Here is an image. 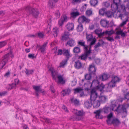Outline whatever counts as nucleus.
Instances as JSON below:
<instances>
[{"mask_svg": "<svg viewBox=\"0 0 129 129\" xmlns=\"http://www.w3.org/2000/svg\"><path fill=\"white\" fill-rule=\"evenodd\" d=\"M64 22L61 19H60L58 21V24L60 26H62Z\"/></svg>", "mask_w": 129, "mask_h": 129, "instance_id": "bf43d9fd", "label": "nucleus"}, {"mask_svg": "<svg viewBox=\"0 0 129 129\" xmlns=\"http://www.w3.org/2000/svg\"><path fill=\"white\" fill-rule=\"evenodd\" d=\"M98 96L96 90L93 88L91 91L90 98L91 101L96 100V98Z\"/></svg>", "mask_w": 129, "mask_h": 129, "instance_id": "9b49d317", "label": "nucleus"}, {"mask_svg": "<svg viewBox=\"0 0 129 129\" xmlns=\"http://www.w3.org/2000/svg\"><path fill=\"white\" fill-rule=\"evenodd\" d=\"M67 44L69 46L72 47L74 46L76 44L75 42L73 39H71L68 41L67 43Z\"/></svg>", "mask_w": 129, "mask_h": 129, "instance_id": "393cba45", "label": "nucleus"}, {"mask_svg": "<svg viewBox=\"0 0 129 129\" xmlns=\"http://www.w3.org/2000/svg\"><path fill=\"white\" fill-rule=\"evenodd\" d=\"M112 2L111 5V8L113 11H116L117 10L118 12L121 13H124L126 12L127 7H125V5L120 4V0H109Z\"/></svg>", "mask_w": 129, "mask_h": 129, "instance_id": "f03ea898", "label": "nucleus"}, {"mask_svg": "<svg viewBox=\"0 0 129 129\" xmlns=\"http://www.w3.org/2000/svg\"><path fill=\"white\" fill-rule=\"evenodd\" d=\"M90 20L88 18L83 15L80 16L78 19V22L79 23L82 24V23H88Z\"/></svg>", "mask_w": 129, "mask_h": 129, "instance_id": "9d476101", "label": "nucleus"}, {"mask_svg": "<svg viewBox=\"0 0 129 129\" xmlns=\"http://www.w3.org/2000/svg\"><path fill=\"white\" fill-rule=\"evenodd\" d=\"M116 34L118 35H120L121 37H124L125 35L126 32L124 33L123 32L122 30H118L117 31L116 33Z\"/></svg>", "mask_w": 129, "mask_h": 129, "instance_id": "c9c22d12", "label": "nucleus"}, {"mask_svg": "<svg viewBox=\"0 0 129 129\" xmlns=\"http://www.w3.org/2000/svg\"><path fill=\"white\" fill-rule=\"evenodd\" d=\"M17 85L15 83H12L10 85L11 89H15L16 88V86Z\"/></svg>", "mask_w": 129, "mask_h": 129, "instance_id": "052dcab7", "label": "nucleus"}, {"mask_svg": "<svg viewBox=\"0 0 129 129\" xmlns=\"http://www.w3.org/2000/svg\"><path fill=\"white\" fill-rule=\"evenodd\" d=\"M71 103L74 104L75 105H78L79 103V101L76 99L72 98L71 100Z\"/></svg>", "mask_w": 129, "mask_h": 129, "instance_id": "ea45409f", "label": "nucleus"}, {"mask_svg": "<svg viewBox=\"0 0 129 129\" xmlns=\"http://www.w3.org/2000/svg\"><path fill=\"white\" fill-rule=\"evenodd\" d=\"M28 57L29 58L33 59L34 58V54H29L28 55Z\"/></svg>", "mask_w": 129, "mask_h": 129, "instance_id": "0e129e2a", "label": "nucleus"}, {"mask_svg": "<svg viewBox=\"0 0 129 129\" xmlns=\"http://www.w3.org/2000/svg\"><path fill=\"white\" fill-rule=\"evenodd\" d=\"M13 55L11 52L5 55L3 59L0 62V69H2L3 68L10 57L13 58Z\"/></svg>", "mask_w": 129, "mask_h": 129, "instance_id": "20e7f679", "label": "nucleus"}, {"mask_svg": "<svg viewBox=\"0 0 129 129\" xmlns=\"http://www.w3.org/2000/svg\"><path fill=\"white\" fill-rule=\"evenodd\" d=\"M104 35L105 34L106 35H111L113 33V31L111 30L110 31L106 30L105 31H104Z\"/></svg>", "mask_w": 129, "mask_h": 129, "instance_id": "3c124183", "label": "nucleus"}, {"mask_svg": "<svg viewBox=\"0 0 129 129\" xmlns=\"http://www.w3.org/2000/svg\"><path fill=\"white\" fill-rule=\"evenodd\" d=\"M25 10L29 14H32L35 17H37L39 14L38 10L37 9L32 8L29 6H27L25 9Z\"/></svg>", "mask_w": 129, "mask_h": 129, "instance_id": "423d86ee", "label": "nucleus"}, {"mask_svg": "<svg viewBox=\"0 0 129 129\" xmlns=\"http://www.w3.org/2000/svg\"><path fill=\"white\" fill-rule=\"evenodd\" d=\"M38 37L41 38H43L44 36V34L41 32H39L38 34Z\"/></svg>", "mask_w": 129, "mask_h": 129, "instance_id": "5fc2aeb1", "label": "nucleus"}, {"mask_svg": "<svg viewBox=\"0 0 129 129\" xmlns=\"http://www.w3.org/2000/svg\"><path fill=\"white\" fill-rule=\"evenodd\" d=\"M6 91H4L2 92H0V96H2L5 95L7 93Z\"/></svg>", "mask_w": 129, "mask_h": 129, "instance_id": "e2e57ef3", "label": "nucleus"}, {"mask_svg": "<svg viewBox=\"0 0 129 129\" xmlns=\"http://www.w3.org/2000/svg\"><path fill=\"white\" fill-rule=\"evenodd\" d=\"M72 112L75 114L77 115L73 119L76 120H79L81 119L80 117L78 116H81L83 115V111H79L76 109H73L72 110Z\"/></svg>", "mask_w": 129, "mask_h": 129, "instance_id": "1a4fd4ad", "label": "nucleus"}, {"mask_svg": "<svg viewBox=\"0 0 129 129\" xmlns=\"http://www.w3.org/2000/svg\"><path fill=\"white\" fill-rule=\"evenodd\" d=\"M98 87H97L95 89L96 90L99 89L101 92H102L103 90L104 89V86L103 84L102 83H101L100 85V84L98 86Z\"/></svg>", "mask_w": 129, "mask_h": 129, "instance_id": "58836bf2", "label": "nucleus"}, {"mask_svg": "<svg viewBox=\"0 0 129 129\" xmlns=\"http://www.w3.org/2000/svg\"><path fill=\"white\" fill-rule=\"evenodd\" d=\"M98 77L102 81H105L108 79V75L107 74H104L102 75L99 76Z\"/></svg>", "mask_w": 129, "mask_h": 129, "instance_id": "cd10ccee", "label": "nucleus"}, {"mask_svg": "<svg viewBox=\"0 0 129 129\" xmlns=\"http://www.w3.org/2000/svg\"><path fill=\"white\" fill-rule=\"evenodd\" d=\"M99 100L100 102L101 103H105V102L107 99V97L105 95H100L99 96Z\"/></svg>", "mask_w": 129, "mask_h": 129, "instance_id": "bb28decb", "label": "nucleus"}, {"mask_svg": "<svg viewBox=\"0 0 129 129\" xmlns=\"http://www.w3.org/2000/svg\"><path fill=\"white\" fill-rule=\"evenodd\" d=\"M58 0H50L48 4V5L50 8H52L55 6V4Z\"/></svg>", "mask_w": 129, "mask_h": 129, "instance_id": "aec40b11", "label": "nucleus"}, {"mask_svg": "<svg viewBox=\"0 0 129 129\" xmlns=\"http://www.w3.org/2000/svg\"><path fill=\"white\" fill-rule=\"evenodd\" d=\"M106 38L108 41L110 42H112V41H114L113 38L112 37H106Z\"/></svg>", "mask_w": 129, "mask_h": 129, "instance_id": "4d7b16f0", "label": "nucleus"}, {"mask_svg": "<svg viewBox=\"0 0 129 129\" xmlns=\"http://www.w3.org/2000/svg\"><path fill=\"white\" fill-rule=\"evenodd\" d=\"M100 23L102 26L104 27L108 28L111 27L112 26V23H109V21L105 19H102L100 21Z\"/></svg>", "mask_w": 129, "mask_h": 129, "instance_id": "ddd939ff", "label": "nucleus"}, {"mask_svg": "<svg viewBox=\"0 0 129 129\" xmlns=\"http://www.w3.org/2000/svg\"><path fill=\"white\" fill-rule=\"evenodd\" d=\"M120 80L119 77L117 76H114L112 77V79L110 82L112 84H114V86H115L116 83L119 82Z\"/></svg>", "mask_w": 129, "mask_h": 129, "instance_id": "f3484780", "label": "nucleus"}, {"mask_svg": "<svg viewBox=\"0 0 129 129\" xmlns=\"http://www.w3.org/2000/svg\"><path fill=\"white\" fill-rule=\"evenodd\" d=\"M104 6L106 7L107 8L110 6V4L107 2H105L104 3Z\"/></svg>", "mask_w": 129, "mask_h": 129, "instance_id": "774afa93", "label": "nucleus"}, {"mask_svg": "<svg viewBox=\"0 0 129 129\" xmlns=\"http://www.w3.org/2000/svg\"><path fill=\"white\" fill-rule=\"evenodd\" d=\"M49 71L51 73L53 79L56 81L57 78V77L58 79V81H57L58 84H63L65 83V81L63 79V76L59 75L57 76V72L55 70L54 67H50L49 68Z\"/></svg>", "mask_w": 129, "mask_h": 129, "instance_id": "7ed1b4c3", "label": "nucleus"}, {"mask_svg": "<svg viewBox=\"0 0 129 129\" xmlns=\"http://www.w3.org/2000/svg\"><path fill=\"white\" fill-rule=\"evenodd\" d=\"M71 92V90L69 88L63 90L62 92H63L62 94L64 93L65 94H69Z\"/></svg>", "mask_w": 129, "mask_h": 129, "instance_id": "c03bdc74", "label": "nucleus"}, {"mask_svg": "<svg viewBox=\"0 0 129 129\" xmlns=\"http://www.w3.org/2000/svg\"><path fill=\"white\" fill-rule=\"evenodd\" d=\"M100 84V82L97 80H94L91 83H90V87L93 86L94 89H96Z\"/></svg>", "mask_w": 129, "mask_h": 129, "instance_id": "a211bd4d", "label": "nucleus"}, {"mask_svg": "<svg viewBox=\"0 0 129 129\" xmlns=\"http://www.w3.org/2000/svg\"><path fill=\"white\" fill-rule=\"evenodd\" d=\"M73 62H75L74 66L76 69H79L82 68V64L79 60L73 61Z\"/></svg>", "mask_w": 129, "mask_h": 129, "instance_id": "dca6fc26", "label": "nucleus"}, {"mask_svg": "<svg viewBox=\"0 0 129 129\" xmlns=\"http://www.w3.org/2000/svg\"><path fill=\"white\" fill-rule=\"evenodd\" d=\"M92 11L91 10H88L86 11V14L87 16H89L92 14Z\"/></svg>", "mask_w": 129, "mask_h": 129, "instance_id": "603ef678", "label": "nucleus"}, {"mask_svg": "<svg viewBox=\"0 0 129 129\" xmlns=\"http://www.w3.org/2000/svg\"><path fill=\"white\" fill-rule=\"evenodd\" d=\"M98 0H90V3L91 6H94L98 4Z\"/></svg>", "mask_w": 129, "mask_h": 129, "instance_id": "4c0bfd02", "label": "nucleus"}, {"mask_svg": "<svg viewBox=\"0 0 129 129\" xmlns=\"http://www.w3.org/2000/svg\"><path fill=\"white\" fill-rule=\"evenodd\" d=\"M62 108L64 110V111L66 112H67V113H68L69 112L68 110L66 107L64 105H63L62 107Z\"/></svg>", "mask_w": 129, "mask_h": 129, "instance_id": "680f3d73", "label": "nucleus"}, {"mask_svg": "<svg viewBox=\"0 0 129 129\" xmlns=\"http://www.w3.org/2000/svg\"><path fill=\"white\" fill-rule=\"evenodd\" d=\"M73 51L75 53H78L80 52V49L79 47H75L74 48Z\"/></svg>", "mask_w": 129, "mask_h": 129, "instance_id": "de8ad7c7", "label": "nucleus"}, {"mask_svg": "<svg viewBox=\"0 0 129 129\" xmlns=\"http://www.w3.org/2000/svg\"><path fill=\"white\" fill-rule=\"evenodd\" d=\"M55 15L56 18H58L59 17L60 15V13L59 11H57L55 13Z\"/></svg>", "mask_w": 129, "mask_h": 129, "instance_id": "13d9d810", "label": "nucleus"}, {"mask_svg": "<svg viewBox=\"0 0 129 129\" xmlns=\"http://www.w3.org/2000/svg\"><path fill=\"white\" fill-rule=\"evenodd\" d=\"M73 10V11H72L71 13L72 17L74 18L80 15L79 13L76 9H74Z\"/></svg>", "mask_w": 129, "mask_h": 129, "instance_id": "4be33fe9", "label": "nucleus"}, {"mask_svg": "<svg viewBox=\"0 0 129 129\" xmlns=\"http://www.w3.org/2000/svg\"><path fill=\"white\" fill-rule=\"evenodd\" d=\"M66 27L69 31L73 30L74 29V24L73 23H68L67 26Z\"/></svg>", "mask_w": 129, "mask_h": 129, "instance_id": "c756f323", "label": "nucleus"}, {"mask_svg": "<svg viewBox=\"0 0 129 129\" xmlns=\"http://www.w3.org/2000/svg\"><path fill=\"white\" fill-rule=\"evenodd\" d=\"M101 29H96L95 31V33L98 35V36L101 37L103 36L104 35V32L102 33Z\"/></svg>", "mask_w": 129, "mask_h": 129, "instance_id": "c85d7f7f", "label": "nucleus"}, {"mask_svg": "<svg viewBox=\"0 0 129 129\" xmlns=\"http://www.w3.org/2000/svg\"><path fill=\"white\" fill-rule=\"evenodd\" d=\"M112 10V12L111 11H107L106 12L105 15L106 17L108 18H111L113 16V12L115 11H113Z\"/></svg>", "mask_w": 129, "mask_h": 129, "instance_id": "473e14b6", "label": "nucleus"}, {"mask_svg": "<svg viewBox=\"0 0 129 129\" xmlns=\"http://www.w3.org/2000/svg\"><path fill=\"white\" fill-rule=\"evenodd\" d=\"M123 18H124L125 19V20L124 21H123L120 24V26H123L126 24L127 22L128 21L129 17L126 14H124V17Z\"/></svg>", "mask_w": 129, "mask_h": 129, "instance_id": "b1692460", "label": "nucleus"}, {"mask_svg": "<svg viewBox=\"0 0 129 129\" xmlns=\"http://www.w3.org/2000/svg\"><path fill=\"white\" fill-rule=\"evenodd\" d=\"M33 88L37 92L42 91V89L39 86H35L33 85Z\"/></svg>", "mask_w": 129, "mask_h": 129, "instance_id": "a19ab883", "label": "nucleus"}, {"mask_svg": "<svg viewBox=\"0 0 129 129\" xmlns=\"http://www.w3.org/2000/svg\"><path fill=\"white\" fill-rule=\"evenodd\" d=\"M102 111L105 113H108L110 112H111V108L110 107H105L103 108V109L102 110L101 109L96 111L94 112V113L96 114L95 117L96 118H101V117L100 116V113Z\"/></svg>", "mask_w": 129, "mask_h": 129, "instance_id": "39448f33", "label": "nucleus"}, {"mask_svg": "<svg viewBox=\"0 0 129 129\" xmlns=\"http://www.w3.org/2000/svg\"><path fill=\"white\" fill-rule=\"evenodd\" d=\"M120 123V121L118 119L115 118L111 121V123L110 124H113L114 126H115L119 125Z\"/></svg>", "mask_w": 129, "mask_h": 129, "instance_id": "5701e85b", "label": "nucleus"}, {"mask_svg": "<svg viewBox=\"0 0 129 129\" xmlns=\"http://www.w3.org/2000/svg\"><path fill=\"white\" fill-rule=\"evenodd\" d=\"M6 44V42L5 41H3L0 42V48L5 46Z\"/></svg>", "mask_w": 129, "mask_h": 129, "instance_id": "6e6d98bb", "label": "nucleus"}, {"mask_svg": "<svg viewBox=\"0 0 129 129\" xmlns=\"http://www.w3.org/2000/svg\"><path fill=\"white\" fill-rule=\"evenodd\" d=\"M115 86H114V84H113L112 83L110 82L108 84L105 85V90L107 92L111 91L112 88Z\"/></svg>", "mask_w": 129, "mask_h": 129, "instance_id": "2eb2a0df", "label": "nucleus"}, {"mask_svg": "<svg viewBox=\"0 0 129 129\" xmlns=\"http://www.w3.org/2000/svg\"><path fill=\"white\" fill-rule=\"evenodd\" d=\"M91 47H89V50H87V47H85L84 54L81 56H79V58L81 60H86L87 58L88 55L91 53Z\"/></svg>", "mask_w": 129, "mask_h": 129, "instance_id": "0eeeda50", "label": "nucleus"}, {"mask_svg": "<svg viewBox=\"0 0 129 129\" xmlns=\"http://www.w3.org/2000/svg\"><path fill=\"white\" fill-rule=\"evenodd\" d=\"M84 105L85 107L87 108H90L92 105L91 101H86L85 102Z\"/></svg>", "mask_w": 129, "mask_h": 129, "instance_id": "72a5a7b5", "label": "nucleus"}, {"mask_svg": "<svg viewBox=\"0 0 129 129\" xmlns=\"http://www.w3.org/2000/svg\"><path fill=\"white\" fill-rule=\"evenodd\" d=\"M70 34L68 31H65L63 35L62 36L61 40H66L69 38Z\"/></svg>", "mask_w": 129, "mask_h": 129, "instance_id": "a878e982", "label": "nucleus"}, {"mask_svg": "<svg viewBox=\"0 0 129 129\" xmlns=\"http://www.w3.org/2000/svg\"><path fill=\"white\" fill-rule=\"evenodd\" d=\"M34 72V70H28L26 69L25 73L27 75H29L30 74H32Z\"/></svg>", "mask_w": 129, "mask_h": 129, "instance_id": "8fccbe9b", "label": "nucleus"}, {"mask_svg": "<svg viewBox=\"0 0 129 129\" xmlns=\"http://www.w3.org/2000/svg\"><path fill=\"white\" fill-rule=\"evenodd\" d=\"M113 116V113L112 112H111L107 116L108 120L107 121L108 124H110L111 123V118H112Z\"/></svg>", "mask_w": 129, "mask_h": 129, "instance_id": "f704fd0d", "label": "nucleus"}, {"mask_svg": "<svg viewBox=\"0 0 129 129\" xmlns=\"http://www.w3.org/2000/svg\"><path fill=\"white\" fill-rule=\"evenodd\" d=\"M91 74L89 73V74H87L85 75V79L87 80H90L91 78Z\"/></svg>", "mask_w": 129, "mask_h": 129, "instance_id": "09e8293b", "label": "nucleus"}, {"mask_svg": "<svg viewBox=\"0 0 129 129\" xmlns=\"http://www.w3.org/2000/svg\"><path fill=\"white\" fill-rule=\"evenodd\" d=\"M10 72L9 71L6 73L5 74L4 76L5 77H8L10 75Z\"/></svg>", "mask_w": 129, "mask_h": 129, "instance_id": "69168bd1", "label": "nucleus"}, {"mask_svg": "<svg viewBox=\"0 0 129 129\" xmlns=\"http://www.w3.org/2000/svg\"><path fill=\"white\" fill-rule=\"evenodd\" d=\"M118 104L117 101L116 100H113L111 101L110 104V107L112 110H114L118 113H121L122 117H125L127 115L126 109L128 108L127 105L126 104H124L122 105H119L116 109L114 110Z\"/></svg>", "mask_w": 129, "mask_h": 129, "instance_id": "f257e3e1", "label": "nucleus"}, {"mask_svg": "<svg viewBox=\"0 0 129 129\" xmlns=\"http://www.w3.org/2000/svg\"><path fill=\"white\" fill-rule=\"evenodd\" d=\"M96 68L93 64H92L89 65L88 70L90 73L92 75L95 76L96 75Z\"/></svg>", "mask_w": 129, "mask_h": 129, "instance_id": "f8f14e48", "label": "nucleus"}, {"mask_svg": "<svg viewBox=\"0 0 129 129\" xmlns=\"http://www.w3.org/2000/svg\"><path fill=\"white\" fill-rule=\"evenodd\" d=\"M74 91V93L76 94L77 93H80V92L83 90V89L80 88H77L73 89Z\"/></svg>", "mask_w": 129, "mask_h": 129, "instance_id": "79ce46f5", "label": "nucleus"}, {"mask_svg": "<svg viewBox=\"0 0 129 129\" xmlns=\"http://www.w3.org/2000/svg\"><path fill=\"white\" fill-rule=\"evenodd\" d=\"M58 31V28L55 27L53 29V35L55 37H56L57 35V32Z\"/></svg>", "mask_w": 129, "mask_h": 129, "instance_id": "37998d69", "label": "nucleus"}, {"mask_svg": "<svg viewBox=\"0 0 129 129\" xmlns=\"http://www.w3.org/2000/svg\"><path fill=\"white\" fill-rule=\"evenodd\" d=\"M62 53V51L61 49H59L57 55H61Z\"/></svg>", "mask_w": 129, "mask_h": 129, "instance_id": "338daca9", "label": "nucleus"}, {"mask_svg": "<svg viewBox=\"0 0 129 129\" xmlns=\"http://www.w3.org/2000/svg\"><path fill=\"white\" fill-rule=\"evenodd\" d=\"M91 102L93 107L95 108H97L100 106L101 103L99 100L91 101Z\"/></svg>", "mask_w": 129, "mask_h": 129, "instance_id": "6ab92c4d", "label": "nucleus"}, {"mask_svg": "<svg viewBox=\"0 0 129 129\" xmlns=\"http://www.w3.org/2000/svg\"><path fill=\"white\" fill-rule=\"evenodd\" d=\"M105 9V8H102L99 10V14L102 16H103L106 13Z\"/></svg>", "mask_w": 129, "mask_h": 129, "instance_id": "49530a36", "label": "nucleus"}, {"mask_svg": "<svg viewBox=\"0 0 129 129\" xmlns=\"http://www.w3.org/2000/svg\"><path fill=\"white\" fill-rule=\"evenodd\" d=\"M86 39L87 42H90L89 44L90 46L94 44L96 41V40L95 38L93 37L92 34H87Z\"/></svg>", "mask_w": 129, "mask_h": 129, "instance_id": "6e6552de", "label": "nucleus"}, {"mask_svg": "<svg viewBox=\"0 0 129 129\" xmlns=\"http://www.w3.org/2000/svg\"><path fill=\"white\" fill-rule=\"evenodd\" d=\"M121 14V13L118 12L117 11V12L115 11L113 12V16L115 18H118L119 17H120L121 19H122V18L124 17V14Z\"/></svg>", "mask_w": 129, "mask_h": 129, "instance_id": "412c9836", "label": "nucleus"}, {"mask_svg": "<svg viewBox=\"0 0 129 129\" xmlns=\"http://www.w3.org/2000/svg\"><path fill=\"white\" fill-rule=\"evenodd\" d=\"M77 30L78 32H81L83 30V26L82 24L79 23L77 26Z\"/></svg>", "mask_w": 129, "mask_h": 129, "instance_id": "e433bc0d", "label": "nucleus"}, {"mask_svg": "<svg viewBox=\"0 0 129 129\" xmlns=\"http://www.w3.org/2000/svg\"><path fill=\"white\" fill-rule=\"evenodd\" d=\"M60 18L64 22L67 21L69 18L66 15H64L62 16Z\"/></svg>", "mask_w": 129, "mask_h": 129, "instance_id": "a18cd8bd", "label": "nucleus"}, {"mask_svg": "<svg viewBox=\"0 0 129 129\" xmlns=\"http://www.w3.org/2000/svg\"><path fill=\"white\" fill-rule=\"evenodd\" d=\"M48 44V42H45L42 46H40L38 45H37L36 48H39V50L41 51V52L43 53H44L46 49Z\"/></svg>", "mask_w": 129, "mask_h": 129, "instance_id": "4468645a", "label": "nucleus"}, {"mask_svg": "<svg viewBox=\"0 0 129 129\" xmlns=\"http://www.w3.org/2000/svg\"><path fill=\"white\" fill-rule=\"evenodd\" d=\"M67 60H65L60 63V67H63L66 64Z\"/></svg>", "mask_w": 129, "mask_h": 129, "instance_id": "864d4df0", "label": "nucleus"}, {"mask_svg": "<svg viewBox=\"0 0 129 129\" xmlns=\"http://www.w3.org/2000/svg\"><path fill=\"white\" fill-rule=\"evenodd\" d=\"M78 44L79 45L84 47V50H85V47H87V50H89V47H91L90 46H85V42L83 41L82 40L79 41L78 42Z\"/></svg>", "mask_w": 129, "mask_h": 129, "instance_id": "2f4dec72", "label": "nucleus"}, {"mask_svg": "<svg viewBox=\"0 0 129 129\" xmlns=\"http://www.w3.org/2000/svg\"><path fill=\"white\" fill-rule=\"evenodd\" d=\"M63 54L67 58V60L70 57H71L69 51L68 50L63 49Z\"/></svg>", "mask_w": 129, "mask_h": 129, "instance_id": "7c9ffc66", "label": "nucleus"}]
</instances>
